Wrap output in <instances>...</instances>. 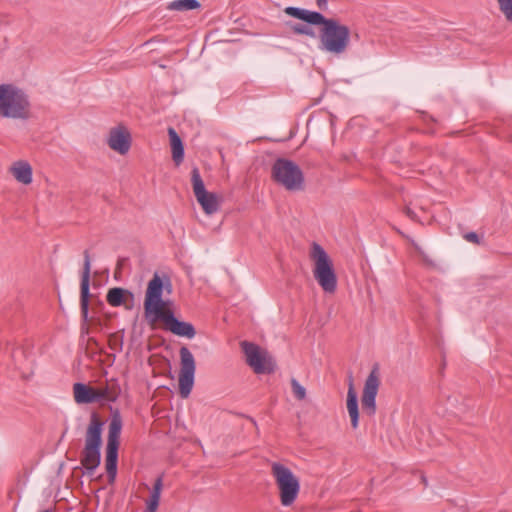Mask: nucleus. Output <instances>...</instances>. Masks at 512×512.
Masks as SVG:
<instances>
[{
	"label": "nucleus",
	"instance_id": "nucleus-1",
	"mask_svg": "<svg viewBox=\"0 0 512 512\" xmlns=\"http://www.w3.org/2000/svg\"><path fill=\"white\" fill-rule=\"evenodd\" d=\"M315 25H319L318 39L319 49L325 53L335 56L347 52L351 43V29L348 25L341 23L333 17L320 15Z\"/></svg>",
	"mask_w": 512,
	"mask_h": 512
},
{
	"label": "nucleus",
	"instance_id": "nucleus-2",
	"mask_svg": "<svg viewBox=\"0 0 512 512\" xmlns=\"http://www.w3.org/2000/svg\"><path fill=\"white\" fill-rule=\"evenodd\" d=\"M0 117L26 121L31 117L29 95L12 83L0 84Z\"/></svg>",
	"mask_w": 512,
	"mask_h": 512
},
{
	"label": "nucleus",
	"instance_id": "nucleus-3",
	"mask_svg": "<svg viewBox=\"0 0 512 512\" xmlns=\"http://www.w3.org/2000/svg\"><path fill=\"white\" fill-rule=\"evenodd\" d=\"M103 422L96 413H92L85 436V446L82 451L81 464L89 474H93L100 465Z\"/></svg>",
	"mask_w": 512,
	"mask_h": 512
},
{
	"label": "nucleus",
	"instance_id": "nucleus-4",
	"mask_svg": "<svg viewBox=\"0 0 512 512\" xmlns=\"http://www.w3.org/2000/svg\"><path fill=\"white\" fill-rule=\"evenodd\" d=\"M310 258L314 261L313 275L324 292L332 294L337 289V276L332 260L325 249L313 242L311 245Z\"/></svg>",
	"mask_w": 512,
	"mask_h": 512
},
{
	"label": "nucleus",
	"instance_id": "nucleus-5",
	"mask_svg": "<svg viewBox=\"0 0 512 512\" xmlns=\"http://www.w3.org/2000/svg\"><path fill=\"white\" fill-rule=\"evenodd\" d=\"M271 474L279 492L281 505L284 507L293 505L300 493L299 478L289 467L279 462L271 464Z\"/></svg>",
	"mask_w": 512,
	"mask_h": 512
},
{
	"label": "nucleus",
	"instance_id": "nucleus-6",
	"mask_svg": "<svg viewBox=\"0 0 512 512\" xmlns=\"http://www.w3.org/2000/svg\"><path fill=\"white\" fill-rule=\"evenodd\" d=\"M271 176L275 183L287 191H301L305 186L304 174L301 168L293 161L278 158L272 165Z\"/></svg>",
	"mask_w": 512,
	"mask_h": 512
},
{
	"label": "nucleus",
	"instance_id": "nucleus-7",
	"mask_svg": "<svg viewBox=\"0 0 512 512\" xmlns=\"http://www.w3.org/2000/svg\"><path fill=\"white\" fill-rule=\"evenodd\" d=\"M246 363L256 374H272L276 370V362L272 355L259 345L242 341L240 343Z\"/></svg>",
	"mask_w": 512,
	"mask_h": 512
},
{
	"label": "nucleus",
	"instance_id": "nucleus-8",
	"mask_svg": "<svg viewBox=\"0 0 512 512\" xmlns=\"http://www.w3.org/2000/svg\"><path fill=\"white\" fill-rule=\"evenodd\" d=\"M121 429L122 420L119 415H116L112 418L109 424L106 445L105 467L110 483L115 481L117 475L118 449Z\"/></svg>",
	"mask_w": 512,
	"mask_h": 512
},
{
	"label": "nucleus",
	"instance_id": "nucleus-9",
	"mask_svg": "<svg viewBox=\"0 0 512 512\" xmlns=\"http://www.w3.org/2000/svg\"><path fill=\"white\" fill-rule=\"evenodd\" d=\"M164 283L161 277L155 273L149 281L144 300V311L146 318L157 317L168 308V302L162 299Z\"/></svg>",
	"mask_w": 512,
	"mask_h": 512
},
{
	"label": "nucleus",
	"instance_id": "nucleus-10",
	"mask_svg": "<svg viewBox=\"0 0 512 512\" xmlns=\"http://www.w3.org/2000/svg\"><path fill=\"white\" fill-rule=\"evenodd\" d=\"M191 182L197 202L207 215H213L220 209L221 199L214 192H208L200 175L199 169L194 167L191 171Z\"/></svg>",
	"mask_w": 512,
	"mask_h": 512
},
{
	"label": "nucleus",
	"instance_id": "nucleus-11",
	"mask_svg": "<svg viewBox=\"0 0 512 512\" xmlns=\"http://www.w3.org/2000/svg\"><path fill=\"white\" fill-rule=\"evenodd\" d=\"M180 365L179 392L182 398H187L193 388L196 365L193 354L185 346L180 348Z\"/></svg>",
	"mask_w": 512,
	"mask_h": 512
},
{
	"label": "nucleus",
	"instance_id": "nucleus-12",
	"mask_svg": "<svg viewBox=\"0 0 512 512\" xmlns=\"http://www.w3.org/2000/svg\"><path fill=\"white\" fill-rule=\"evenodd\" d=\"M380 385L378 367L375 366L365 380L361 404L363 411L373 416L376 412V396Z\"/></svg>",
	"mask_w": 512,
	"mask_h": 512
},
{
	"label": "nucleus",
	"instance_id": "nucleus-13",
	"mask_svg": "<svg viewBox=\"0 0 512 512\" xmlns=\"http://www.w3.org/2000/svg\"><path fill=\"white\" fill-rule=\"evenodd\" d=\"M158 320H161L165 324L166 329L177 336L191 339L196 335L194 326L189 322L180 321L177 319L170 308L161 313L159 316L151 318L152 322Z\"/></svg>",
	"mask_w": 512,
	"mask_h": 512
},
{
	"label": "nucleus",
	"instance_id": "nucleus-14",
	"mask_svg": "<svg viewBox=\"0 0 512 512\" xmlns=\"http://www.w3.org/2000/svg\"><path fill=\"white\" fill-rule=\"evenodd\" d=\"M84 263H83V271L81 275V283H80V309L81 315L84 320L88 318L89 311V287H90V273H91V259L90 253L88 250H85L84 253Z\"/></svg>",
	"mask_w": 512,
	"mask_h": 512
},
{
	"label": "nucleus",
	"instance_id": "nucleus-15",
	"mask_svg": "<svg viewBox=\"0 0 512 512\" xmlns=\"http://www.w3.org/2000/svg\"><path fill=\"white\" fill-rule=\"evenodd\" d=\"M131 134L124 125L113 127L107 138L108 146L121 155L128 153L131 147Z\"/></svg>",
	"mask_w": 512,
	"mask_h": 512
},
{
	"label": "nucleus",
	"instance_id": "nucleus-16",
	"mask_svg": "<svg viewBox=\"0 0 512 512\" xmlns=\"http://www.w3.org/2000/svg\"><path fill=\"white\" fill-rule=\"evenodd\" d=\"M74 399L78 404L99 402L98 389L89 387L83 383H75L73 386Z\"/></svg>",
	"mask_w": 512,
	"mask_h": 512
},
{
	"label": "nucleus",
	"instance_id": "nucleus-17",
	"mask_svg": "<svg viewBox=\"0 0 512 512\" xmlns=\"http://www.w3.org/2000/svg\"><path fill=\"white\" fill-rule=\"evenodd\" d=\"M347 410L351 418V425L354 429L358 427L359 411H358V397L354 388L353 378H349L348 391H347Z\"/></svg>",
	"mask_w": 512,
	"mask_h": 512
},
{
	"label": "nucleus",
	"instance_id": "nucleus-18",
	"mask_svg": "<svg viewBox=\"0 0 512 512\" xmlns=\"http://www.w3.org/2000/svg\"><path fill=\"white\" fill-rule=\"evenodd\" d=\"M99 402H116L121 394V387L117 379L112 378L106 381L104 387H99Z\"/></svg>",
	"mask_w": 512,
	"mask_h": 512
},
{
	"label": "nucleus",
	"instance_id": "nucleus-19",
	"mask_svg": "<svg viewBox=\"0 0 512 512\" xmlns=\"http://www.w3.org/2000/svg\"><path fill=\"white\" fill-rule=\"evenodd\" d=\"M10 171L14 178L24 184L28 185L32 182L33 172L32 167L27 161H17L14 162L10 168Z\"/></svg>",
	"mask_w": 512,
	"mask_h": 512
},
{
	"label": "nucleus",
	"instance_id": "nucleus-20",
	"mask_svg": "<svg viewBox=\"0 0 512 512\" xmlns=\"http://www.w3.org/2000/svg\"><path fill=\"white\" fill-rule=\"evenodd\" d=\"M284 12L287 15H289L291 17H294L296 19L302 20V21L306 22L309 25H315V23L317 22L318 18L322 14V13H320L318 11H310V10H307V9H302V8L293 7V6L286 7L284 9Z\"/></svg>",
	"mask_w": 512,
	"mask_h": 512
},
{
	"label": "nucleus",
	"instance_id": "nucleus-21",
	"mask_svg": "<svg viewBox=\"0 0 512 512\" xmlns=\"http://www.w3.org/2000/svg\"><path fill=\"white\" fill-rule=\"evenodd\" d=\"M168 135L171 143L172 158L175 164L179 165L182 163L184 159V146L182 140L174 128L170 127L168 129Z\"/></svg>",
	"mask_w": 512,
	"mask_h": 512
},
{
	"label": "nucleus",
	"instance_id": "nucleus-22",
	"mask_svg": "<svg viewBox=\"0 0 512 512\" xmlns=\"http://www.w3.org/2000/svg\"><path fill=\"white\" fill-rule=\"evenodd\" d=\"M127 296L132 298L133 294L126 289L114 287L108 290L106 300L112 307H119L125 304Z\"/></svg>",
	"mask_w": 512,
	"mask_h": 512
},
{
	"label": "nucleus",
	"instance_id": "nucleus-23",
	"mask_svg": "<svg viewBox=\"0 0 512 512\" xmlns=\"http://www.w3.org/2000/svg\"><path fill=\"white\" fill-rule=\"evenodd\" d=\"M162 488H163V479H162V476H159L154 482L152 492L147 501V510L148 511L156 512V510L159 506Z\"/></svg>",
	"mask_w": 512,
	"mask_h": 512
},
{
	"label": "nucleus",
	"instance_id": "nucleus-24",
	"mask_svg": "<svg viewBox=\"0 0 512 512\" xmlns=\"http://www.w3.org/2000/svg\"><path fill=\"white\" fill-rule=\"evenodd\" d=\"M200 7L198 0H174L167 5V9L173 11H189Z\"/></svg>",
	"mask_w": 512,
	"mask_h": 512
},
{
	"label": "nucleus",
	"instance_id": "nucleus-25",
	"mask_svg": "<svg viewBox=\"0 0 512 512\" xmlns=\"http://www.w3.org/2000/svg\"><path fill=\"white\" fill-rule=\"evenodd\" d=\"M289 27L292 32L296 35H304L309 37H315L314 30L307 24L302 23H289Z\"/></svg>",
	"mask_w": 512,
	"mask_h": 512
},
{
	"label": "nucleus",
	"instance_id": "nucleus-26",
	"mask_svg": "<svg viewBox=\"0 0 512 512\" xmlns=\"http://www.w3.org/2000/svg\"><path fill=\"white\" fill-rule=\"evenodd\" d=\"M498 9L507 22H512V0H496Z\"/></svg>",
	"mask_w": 512,
	"mask_h": 512
},
{
	"label": "nucleus",
	"instance_id": "nucleus-27",
	"mask_svg": "<svg viewBox=\"0 0 512 512\" xmlns=\"http://www.w3.org/2000/svg\"><path fill=\"white\" fill-rule=\"evenodd\" d=\"M291 388H292V393L294 395V397L299 400V401H302L306 398V389L304 386H302L297 379L295 378H292L291 381Z\"/></svg>",
	"mask_w": 512,
	"mask_h": 512
},
{
	"label": "nucleus",
	"instance_id": "nucleus-28",
	"mask_svg": "<svg viewBox=\"0 0 512 512\" xmlns=\"http://www.w3.org/2000/svg\"><path fill=\"white\" fill-rule=\"evenodd\" d=\"M464 238L469 241V242H472V243H475V244H479L480 243V239H479V236L476 232H468L464 235Z\"/></svg>",
	"mask_w": 512,
	"mask_h": 512
},
{
	"label": "nucleus",
	"instance_id": "nucleus-29",
	"mask_svg": "<svg viewBox=\"0 0 512 512\" xmlns=\"http://www.w3.org/2000/svg\"><path fill=\"white\" fill-rule=\"evenodd\" d=\"M404 212L411 220L418 221L416 213L410 207H405Z\"/></svg>",
	"mask_w": 512,
	"mask_h": 512
},
{
	"label": "nucleus",
	"instance_id": "nucleus-30",
	"mask_svg": "<svg viewBox=\"0 0 512 512\" xmlns=\"http://www.w3.org/2000/svg\"><path fill=\"white\" fill-rule=\"evenodd\" d=\"M316 4L320 10H327L328 0H316Z\"/></svg>",
	"mask_w": 512,
	"mask_h": 512
},
{
	"label": "nucleus",
	"instance_id": "nucleus-31",
	"mask_svg": "<svg viewBox=\"0 0 512 512\" xmlns=\"http://www.w3.org/2000/svg\"><path fill=\"white\" fill-rule=\"evenodd\" d=\"M153 40H149V41H146L145 45L149 44L150 42H152Z\"/></svg>",
	"mask_w": 512,
	"mask_h": 512
},
{
	"label": "nucleus",
	"instance_id": "nucleus-32",
	"mask_svg": "<svg viewBox=\"0 0 512 512\" xmlns=\"http://www.w3.org/2000/svg\"><path fill=\"white\" fill-rule=\"evenodd\" d=\"M43 512H51V511H50V510H45V511H43Z\"/></svg>",
	"mask_w": 512,
	"mask_h": 512
}]
</instances>
